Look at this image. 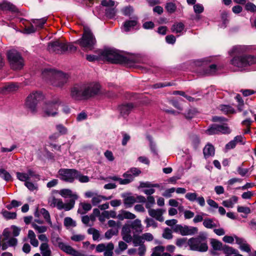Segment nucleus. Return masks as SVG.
I'll use <instances>...</instances> for the list:
<instances>
[{
	"label": "nucleus",
	"instance_id": "nucleus-41",
	"mask_svg": "<svg viewBox=\"0 0 256 256\" xmlns=\"http://www.w3.org/2000/svg\"><path fill=\"white\" fill-rule=\"evenodd\" d=\"M164 247L162 246L154 247L151 256H161V253L164 252Z\"/></svg>",
	"mask_w": 256,
	"mask_h": 256
},
{
	"label": "nucleus",
	"instance_id": "nucleus-64",
	"mask_svg": "<svg viewBox=\"0 0 256 256\" xmlns=\"http://www.w3.org/2000/svg\"><path fill=\"white\" fill-rule=\"evenodd\" d=\"M71 240L74 242H80L85 238V236L83 234H74L70 238Z\"/></svg>",
	"mask_w": 256,
	"mask_h": 256
},
{
	"label": "nucleus",
	"instance_id": "nucleus-39",
	"mask_svg": "<svg viewBox=\"0 0 256 256\" xmlns=\"http://www.w3.org/2000/svg\"><path fill=\"white\" fill-rule=\"evenodd\" d=\"M137 24L136 20L126 21L124 24V27L126 32H128L132 28L134 27Z\"/></svg>",
	"mask_w": 256,
	"mask_h": 256
},
{
	"label": "nucleus",
	"instance_id": "nucleus-24",
	"mask_svg": "<svg viewBox=\"0 0 256 256\" xmlns=\"http://www.w3.org/2000/svg\"><path fill=\"white\" fill-rule=\"evenodd\" d=\"M122 176L124 178L121 180V184H128L132 182L135 178L134 176V174H131L129 170L124 172L122 174Z\"/></svg>",
	"mask_w": 256,
	"mask_h": 256
},
{
	"label": "nucleus",
	"instance_id": "nucleus-17",
	"mask_svg": "<svg viewBox=\"0 0 256 256\" xmlns=\"http://www.w3.org/2000/svg\"><path fill=\"white\" fill-rule=\"evenodd\" d=\"M134 108V106L132 103L124 104L120 106L118 110L120 115L122 117H126L132 112Z\"/></svg>",
	"mask_w": 256,
	"mask_h": 256
},
{
	"label": "nucleus",
	"instance_id": "nucleus-23",
	"mask_svg": "<svg viewBox=\"0 0 256 256\" xmlns=\"http://www.w3.org/2000/svg\"><path fill=\"white\" fill-rule=\"evenodd\" d=\"M218 70L216 65L214 64L209 66L207 68L202 70L201 74L202 76H210L216 73Z\"/></svg>",
	"mask_w": 256,
	"mask_h": 256
},
{
	"label": "nucleus",
	"instance_id": "nucleus-59",
	"mask_svg": "<svg viewBox=\"0 0 256 256\" xmlns=\"http://www.w3.org/2000/svg\"><path fill=\"white\" fill-rule=\"evenodd\" d=\"M128 248L127 244L122 241L118 242V248L116 249L115 252L116 254H119L120 252L124 251Z\"/></svg>",
	"mask_w": 256,
	"mask_h": 256
},
{
	"label": "nucleus",
	"instance_id": "nucleus-14",
	"mask_svg": "<svg viewBox=\"0 0 256 256\" xmlns=\"http://www.w3.org/2000/svg\"><path fill=\"white\" fill-rule=\"evenodd\" d=\"M176 232H179L182 236L194 235L198 232V229L196 227L188 226H182L180 225L176 226L175 230Z\"/></svg>",
	"mask_w": 256,
	"mask_h": 256
},
{
	"label": "nucleus",
	"instance_id": "nucleus-7",
	"mask_svg": "<svg viewBox=\"0 0 256 256\" xmlns=\"http://www.w3.org/2000/svg\"><path fill=\"white\" fill-rule=\"evenodd\" d=\"M51 242L52 244L56 247H58L60 250L66 254L75 256L78 250L74 249L70 246L64 242L62 239L56 234L52 235Z\"/></svg>",
	"mask_w": 256,
	"mask_h": 256
},
{
	"label": "nucleus",
	"instance_id": "nucleus-47",
	"mask_svg": "<svg viewBox=\"0 0 256 256\" xmlns=\"http://www.w3.org/2000/svg\"><path fill=\"white\" fill-rule=\"evenodd\" d=\"M32 226L36 230L39 234H40L46 232L48 230V228L46 226H40L34 222L32 224Z\"/></svg>",
	"mask_w": 256,
	"mask_h": 256
},
{
	"label": "nucleus",
	"instance_id": "nucleus-25",
	"mask_svg": "<svg viewBox=\"0 0 256 256\" xmlns=\"http://www.w3.org/2000/svg\"><path fill=\"white\" fill-rule=\"evenodd\" d=\"M80 208L78 210V212L80 214H84L92 209L91 204L87 202H80Z\"/></svg>",
	"mask_w": 256,
	"mask_h": 256
},
{
	"label": "nucleus",
	"instance_id": "nucleus-30",
	"mask_svg": "<svg viewBox=\"0 0 256 256\" xmlns=\"http://www.w3.org/2000/svg\"><path fill=\"white\" fill-rule=\"evenodd\" d=\"M238 198L236 196H234L229 200H224L222 202V205L226 208H232L234 204L237 202Z\"/></svg>",
	"mask_w": 256,
	"mask_h": 256
},
{
	"label": "nucleus",
	"instance_id": "nucleus-8",
	"mask_svg": "<svg viewBox=\"0 0 256 256\" xmlns=\"http://www.w3.org/2000/svg\"><path fill=\"white\" fill-rule=\"evenodd\" d=\"M44 96L40 92H34L27 97L26 106L32 112L36 111L38 104L43 100Z\"/></svg>",
	"mask_w": 256,
	"mask_h": 256
},
{
	"label": "nucleus",
	"instance_id": "nucleus-27",
	"mask_svg": "<svg viewBox=\"0 0 256 256\" xmlns=\"http://www.w3.org/2000/svg\"><path fill=\"white\" fill-rule=\"evenodd\" d=\"M28 238L30 240V244L34 247H38L39 244L38 240L36 238V236L32 230L28 231Z\"/></svg>",
	"mask_w": 256,
	"mask_h": 256
},
{
	"label": "nucleus",
	"instance_id": "nucleus-34",
	"mask_svg": "<svg viewBox=\"0 0 256 256\" xmlns=\"http://www.w3.org/2000/svg\"><path fill=\"white\" fill-rule=\"evenodd\" d=\"M118 217L120 220L125 219H134L136 216L135 214L127 211H122L120 214H118Z\"/></svg>",
	"mask_w": 256,
	"mask_h": 256
},
{
	"label": "nucleus",
	"instance_id": "nucleus-32",
	"mask_svg": "<svg viewBox=\"0 0 256 256\" xmlns=\"http://www.w3.org/2000/svg\"><path fill=\"white\" fill-rule=\"evenodd\" d=\"M210 244L212 248L215 250H221L224 247L222 242L214 238L210 240Z\"/></svg>",
	"mask_w": 256,
	"mask_h": 256
},
{
	"label": "nucleus",
	"instance_id": "nucleus-58",
	"mask_svg": "<svg viewBox=\"0 0 256 256\" xmlns=\"http://www.w3.org/2000/svg\"><path fill=\"white\" fill-rule=\"evenodd\" d=\"M116 13V10L114 8H108L106 10V16L110 18H113Z\"/></svg>",
	"mask_w": 256,
	"mask_h": 256
},
{
	"label": "nucleus",
	"instance_id": "nucleus-36",
	"mask_svg": "<svg viewBox=\"0 0 256 256\" xmlns=\"http://www.w3.org/2000/svg\"><path fill=\"white\" fill-rule=\"evenodd\" d=\"M203 225L207 228H212L218 226L217 224L214 222L213 220L209 218H206L204 220Z\"/></svg>",
	"mask_w": 256,
	"mask_h": 256
},
{
	"label": "nucleus",
	"instance_id": "nucleus-61",
	"mask_svg": "<svg viewBox=\"0 0 256 256\" xmlns=\"http://www.w3.org/2000/svg\"><path fill=\"white\" fill-rule=\"evenodd\" d=\"M197 196L198 194L196 192H188L185 196L186 198L190 202L195 201Z\"/></svg>",
	"mask_w": 256,
	"mask_h": 256
},
{
	"label": "nucleus",
	"instance_id": "nucleus-40",
	"mask_svg": "<svg viewBox=\"0 0 256 256\" xmlns=\"http://www.w3.org/2000/svg\"><path fill=\"white\" fill-rule=\"evenodd\" d=\"M132 242L135 246H140V245H144L143 244L144 243V240H143L142 236L134 234L133 236Z\"/></svg>",
	"mask_w": 256,
	"mask_h": 256
},
{
	"label": "nucleus",
	"instance_id": "nucleus-60",
	"mask_svg": "<svg viewBox=\"0 0 256 256\" xmlns=\"http://www.w3.org/2000/svg\"><path fill=\"white\" fill-rule=\"evenodd\" d=\"M238 212L240 213H244L246 214H250L251 212L250 209L248 207L238 206L237 208Z\"/></svg>",
	"mask_w": 256,
	"mask_h": 256
},
{
	"label": "nucleus",
	"instance_id": "nucleus-12",
	"mask_svg": "<svg viewBox=\"0 0 256 256\" xmlns=\"http://www.w3.org/2000/svg\"><path fill=\"white\" fill-rule=\"evenodd\" d=\"M84 90V85H75L71 89L70 96L76 100H80L83 98H86V96H89Z\"/></svg>",
	"mask_w": 256,
	"mask_h": 256
},
{
	"label": "nucleus",
	"instance_id": "nucleus-44",
	"mask_svg": "<svg viewBox=\"0 0 256 256\" xmlns=\"http://www.w3.org/2000/svg\"><path fill=\"white\" fill-rule=\"evenodd\" d=\"M88 233L92 235V238L94 240H98L100 236V232L98 230L94 228H90L88 230Z\"/></svg>",
	"mask_w": 256,
	"mask_h": 256
},
{
	"label": "nucleus",
	"instance_id": "nucleus-45",
	"mask_svg": "<svg viewBox=\"0 0 256 256\" xmlns=\"http://www.w3.org/2000/svg\"><path fill=\"white\" fill-rule=\"evenodd\" d=\"M218 134L222 133L223 134H229L230 132V129L226 124H218Z\"/></svg>",
	"mask_w": 256,
	"mask_h": 256
},
{
	"label": "nucleus",
	"instance_id": "nucleus-42",
	"mask_svg": "<svg viewBox=\"0 0 256 256\" xmlns=\"http://www.w3.org/2000/svg\"><path fill=\"white\" fill-rule=\"evenodd\" d=\"M114 244L112 242L107 244V248L104 252V256H113Z\"/></svg>",
	"mask_w": 256,
	"mask_h": 256
},
{
	"label": "nucleus",
	"instance_id": "nucleus-13",
	"mask_svg": "<svg viewBox=\"0 0 256 256\" xmlns=\"http://www.w3.org/2000/svg\"><path fill=\"white\" fill-rule=\"evenodd\" d=\"M16 176L18 180L25 182L26 181L30 180V178H34L38 180L40 179V176L30 168L28 169L26 172H16Z\"/></svg>",
	"mask_w": 256,
	"mask_h": 256
},
{
	"label": "nucleus",
	"instance_id": "nucleus-33",
	"mask_svg": "<svg viewBox=\"0 0 256 256\" xmlns=\"http://www.w3.org/2000/svg\"><path fill=\"white\" fill-rule=\"evenodd\" d=\"M176 5L173 2H168L166 4L165 8L168 14L174 13L176 10Z\"/></svg>",
	"mask_w": 256,
	"mask_h": 256
},
{
	"label": "nucleus",
	"instance_id": "nucleus-6",
	"mask_svg": "<svg viewBox=\"0 0 256 256\" xmlns=\"http://www.w3.org/2000/svg\"><path fill=\"white\" fill-rule=\"evenodd\" d=\"M230 64L238 68H244L256 64V56L252 55L238 56L233 58Z\"/></svg>",
	"mask_w": 256,
	"mask_h": 256
},
{
	"label": "nucleus",
	"instance_id": "nucleus-31",
	"mask_svg": "<svg viewBox=\"0 0 256 256\" xmlns=\"http://www.w3.org/2000/svg\"><path fill=\"white\" fill-rule=\"evenodd\" d=\"M1 214L3 217L6 220L16 219L17 216L16 212H10L5 210H2L1 212Z\"/></svg>",
	"mask_w": 256,
	"mask_h": 256
},
{
	"label": "nucleus",
	"instance_id": "nucleus-57",
	"mask_svg": "<svg viewBox=\"0 0 256 256\" xmlns=\"http://www.w3.org/2000/svg\"><path fill=\"white\" fill-rule=\"evenodd\" d=\"M159 187L158 184H152L150 182H140V188H158Z\"/></svg>",
	"mask_w": 256,
	"mask_h": 256
},
{
	"label": "nucleus",
	"instance_id": "nucleus-15",
	"mask_svg": "<svg viewBox=\"0 0 256 256\" xmlns=\"http://www.w3.org/2000/svg\"><path fill=\"white\" fill-rule=\"evenodd\" d=\"M84 90H86V93L89 94V96H86V98L93 96L97 94L100 89V86L98 84H90L88 85H84Z\"/></svg>",
	"mask_w": 256,
	"mask_h": 256
},
{
	"label": "nucleus",
	"instance_id": "nucleus-49",
	"mask_svg": "<svg viewBox=\"0 0 256 256\" xmlns=\"http://www.w3.org/2000/svg\"><path fill=\"white\" fill-rule=\"evenodd\" d=\"M222 250L224 254H233L236 252V250L226 244L224 245Z\"/></svg>",
	"mask_w": 256,
	"mask_h": 256
},
{
	"label": "nucleus",
	"instance_id": "nucleus-52",
	"mask_svg": "<svg viewBox=\"0 0 256 256\" xmlns=\"http://www.w3.org/2000/svg\"><path fill=\"white\" fill-rule=\"evenodd\" d=\"M102 200V195L98 194H96L93 198L92 199V203L94 206H97L100 204Z\"/></svg>",
	"mask_w": 256,
	"mask_h": 256
},
{
	"label": "nucleus",
	"instance_id": "nucleus-1",
	"mask_svg": "<svg viewBox=\"0 0 256 256\" xmlns=\"http://www.w3.org/2000/svg\"><path fill=\"white\" fill-rule=\"evenodd\" d=\"M42 76L46 80H50L52 86L58 88L62 87L69 78L67 74L52 68L44 69L42 71Z\"/></svg>",
	"mask_w": 256,
	"mask_h": 256
},
{
	"label": "nucleus",
	"instance_id": "nucleus-63",
	"mask_svg": "<svg viewBox=\"0 0 256 256\" xmlns=\"http://www.w3.org/2000/svg\"><path fill=\"white\" fill-rule=\"evenodd\" d=\"M194 12L196 14H200L204 12V8L202 4H198L194 6Z\"/></svg>",
	"mask_w": 256,
	"mask_h": 256
},
{
	"label": "nucleus",
	"instance_id": "nucleus-53",
	"mask_svg": "<svg viewBox=\"0 0 256 256\" xmlns=\"http://www.w3.org/2000/svg\"><path fill=\"white\" fill-rule=\"evenodd\" d=\"M155 204V200L153 196H148L147 198V202L146 204V207L148 210L150 209Z\"/></svg>",
	"mask_w": 256,
	"mask_h": 256
},
{
	"label": "nucleus",
	"instance_id": "nucleus-37",
	"mask_svg": "<svg viewBox=\"0 0 256 256\" xmlns=\"http://www.w3.org/2000/svg\"><path fill=\"white\" fill-rule=\"evenodd\" d=\"M184 26L182 22L176 23L172 26L171 30L172 32L180 33L184 30Z\"/></svg>",
	"mask_w": 256,
	"mask_h": 256
},
{
	"label": "nucleus",
	"instance_id": "nucleus-2",
	"mask_svg": "<svg viewBox=\"0 0 256 256\" xmlns=\"http://www.w3.org/2000/svg\"><path fill=\"white\" fill-rule=\"evenodd\" d=\"M208 234L205 232H200L196 237H192L188 240V246L190 250L192 251L204 252L208 251Z\"/></svg>",
	"mask_w": 256,
	"mask_h": 256
},
{
	"label": "nucleus",
	"instance_id": "nucleus-54",
	"mask_svg": "<svg viewBox=\"0 0 256 256\" xmlns=\"http://www.w3.org/2000/svg\"><path fill=\"white\" fill-rule=\"evenodd\" d=\"M0 174V176L4 179L6 182H9L12 180V177L10 174L6 170H2Z\"/></svg>",
	"mask_w": 256,
	"mask_h": 256
},
{
	"label": "nucleus",
	"instance_id": "nucleus-16",
	"mask_svg": "<svg viewBox=\"0 0 256 256\" xmlns=\"http://www.w3.org/2000/svg\"><path fill=\"white\" fill-rule=\"evenodd\" d=\"M18 88V86L15 83H6L4 86L0 88V93L3 94H6L10 92L17 90Z\"/></svg>",
	"mask_w": 256,
	"mask_h": 256
},
{
	"label": "nucleus",
	"instance_id": "nucleus-28",
	"mask_svg": "<svg viewBox=\"0 0 256 256\" xmlns=\"http://www.w3.org/2000/svg\"><path fill=\"white\" fill-rule=\"evenodd\" d=\"M203 153L206 158L212 156L214 154V148L212 144H207L203 150Z\"/></svg>",
	"mask_w": 256,
	"mask_h": 256
},
{
	"label": "nucleus",
	"instance_id": "nucleus-3",
	"mask_svg": "<svg viewBox=\"0 0 256 256\" xmlns=\"http://www.w3.org/2000/svg\"><path fill=\"white\" fill-rule=\"evenodd\" d=\"M100 57L113 64H123L128 62L126 57L120 54L117 50L111 48H106L98 50Z\"/></svg>",
	"mask_w": 256,
	"mask_h": 256
},
{
	"label": "nucleus",
	"instance_id": "nucleus-4",
	"mask_svg": "<svg viewBox=\"0 0 256 256\" xmlns=\"http://www.w3.org/2000/svg\"><path fill=\"white\" fill-rule=\"evenodd\" d=\"M95 36L91 30L86 26L84 27V32L80 38L74 42L79 44L84 50H92L96 44Z\"/></svg>",
	"mask_w": 256,
	"mask_h": 256
},
{
	"label": "nucleus",
	"instance_id": "nucleus-48",
	"mask_svg": "<svg viewBox=\"0 0 256 256\" xmlns=\"http://www.w3.org/2000/svg\"><path fill=\"white\" fill-rule=\"evenodd\" d=\"M78 179L80 182H88L89 181V178L86 176H84L77 170V174L75 176V179Z\"/></svg>",
	"mask_w": 256,
	"mask_h": 256
},
{
	"label": "nucleus",
	"instance_id": "nucleus-10",
	"mask_svg": "<svg viewBox=\"0 0 256 256\" xmlns=\"http://www.w3.org/2000/svg\"><path fill=\"white\" fill-rule=\"evenodd\" d=\"M77 170L70 168H60L58 171V177L62 180L66 182H72L75 180V176Z\"/></svg>",
	"mask_w": 256,
	"mask_h": 256
},
{
	"label": "nucleus",
	"instance_id": "nucleus-29",
	"mask_svg": "<svg viewBox=\"0 0 256 256\" xmlns=\"http://www.w3.org/2000/svg\"><path fill=\"white\" fill-rule=\"evenodd\" d=\"M132 228L136 232H141L142 231V226L141 221L138 219H136L130 224Z\"/></svg>",
	"mask_w": 256,
	"mask_h": 256
},
{
	"label": "nucleus",
	"instance_id": "nucleus-18",
	"mask_svg": "<svg viewBox=\"0 0 256 256\" xmlns=\"http://www.w3.org/2000/svg\"><path fill=\"white\" fill-rule=\"evenodd\" d=\"M59 194L63 198H71L70 200H74V206L76 200L78 198V196L76 193H74L72 190L68 188L61 190L59 192Z\"/></svg>",
	"mask_w": 256,
	"mask_h": 256
},
{
	"label": "nucleus",
	"instance_id": "nucleus-51",
	"mask_svg": "<svg viewBox=\"0 0 256 256\" xmlns=\"http://www.w3.org/2000/svg\"><path fill=\"white\" fill-rule=\"evenodd\" d=\"M162 236L164 238L167 240L172 239V230L168 228H164Z\"/></svg>",
	"mask_w": 256,
	"mask_h": 256
},
{
	"label": "nucleus",
	"instance_id": "nucleus-20",
	"mask_svg": "<svg viewBox=\"0 0 256 256\" xmlns=\"http://www.w3.org/2000/svg\"><path fill=\"white\" fill-rule=\"evenodd\" d=\"M56 207L60 210L64 209L66 211L70 210L74 207V200H70L68 202L64 204L62 200L58 198Z\"/></svg>",
	"mask_w": 256,
	"mask_h": 256
},
{
	"label": "nucleus",
	"instance_id": "nucleus-38",
	"mask_svg": "<svg viewBox=\"0 0 256 256\" xmlns=\"http://www.w3.org/2000/svg\"><path fill=\"white\" fill-rule=\"evenodd\" d=\"M136 202V200L134 196H128L125 198L124 200V204L126 206V208L131 207Z\"/></svg>",
	"mask_w": 256,
	"mask_h": 256
},
{
	"label": "nucleus",
	"instance_id": "nucleus-19",
	"mask_svg": "<svg viewBox=\"0 0 256 256\" xmlns=\"http://www.w3.org/2000/svg\"><path fill=\"white\" fill-rule=\"evenodd\" d=\"M164 212V210L160 208L156 210L150 208L148 210V214L150 216L161 222L164 220L162 215Z\"/></svg>",
	"mask_w": 256,
	"mask_h": 256
},
{
	"label": "nucleus",
	"instance_id": "nucleus-11",
	"mask_svg": "<svg viewBox=\"0 0 256 256\" xmlns=\"http://www.w3.org/2000/svg\"><path fill=\"white\" fill-rule=\"evenodd\" d=\"M68 48L65 46V43L58 40L48 43L47 49L50 52L62 54L66 52Z\"/></svg>",
	"mask_w": 256,
	"mask_h": 256
},
{
	"label": "nucleus",
	"instance_id": "nucleus-43",
	"mask_svg": "<svg viewBox=\"0 0 256 256\" xmlns=\"http://www.w3.org/2000/svg\"><path fill=\"white\" fill-rule=\"evenodd\" d=\"M206 132L208 135L218 134V124H212L208 130H206Z\"/></svg>",
	"mask_w": 256,
	"mask_h": 256
},
{
	"label": "nucleus",
	"instance_id": "nucleus-55",
	"mask_svg": "<svg viewBox=\"0 0 256 256\" xmlns=\"http://www.w3.org/2000/svg\"><path fill=\"white\" fill-rule=\"evenodd\" d=\"M144 222L146 224V227L152 226L156 228L158 226L157 223L152 218H147L144 220Z\"/></svg>",
	"mask_w": 256,
	"mask_h": 256
},
{
	"label": "nucleus",
	"instance_id": "nucleus-5",
	"mask_svg": "<svg viewBox=\"0 0 256 256\" xmlns=\"http://www.w3.org/2000/svg\"><path fill=\"white\" fill-rule=\"evenodd\" d=\"M7 56L11 68L14 70H21L24 66V59L16 50L12 49L7 52Z\"/></svg>",
	"mask_w": 256,
	"mask_h": 256
},
{
	"label": "nucleus",
	"instance_id": "nucleus-50",
	"mask_svg": "<svg viewBox=\"0 0 256 256\" xmlns=\"http://www.w3.org/2000/svg\"><path fill=\"white\" fill-rule=\"evenodd\" d=\"M64 225L66 227H74L76 226V222L71 218L66 217L64 219Z\"/></svg>",
	"mask_w": 256,
	"mask_h": 256
},
{
	"label": "nucleus",
	"instance_id": "nucleus-9",
	"mask_svg": "<svg viewBox=\"0 0 256 256\" xmlns=\"http://www.w3.org/2000/svg\"><path fill=\"white\" fill-rule=\"evenodd\" d=\"M60 104L58 100L46 103L42 108V112L44 117H54L58 115V106Z\"/></svg>",
	"mask_w": 256,
	"mask_h": 256
},
{
	"label": "nucleus",
	"instance_id": "nucleus-56",
	"mask_svg": "<svg viewBox=\"0 0 256 256\" xmlns=\"http://www.w3.org/2000/svg\"><path fill=\"white\" fill-rule=\"evenodd\" d=\"M187 238H179L176 239V244L178 247H182L184 246H186V245L188 244Z\"/></svg>",
	"mask_w": 256,
	"mask_h": 256
},
{
	"label": "nucleus",
	"instance_id": "nucleus-26",
	"mask_svg": "<svg viewBox=\"0 0 256 256\" xmlns=\"http://www.w3.org/2000/svg\"><path fill=\"white\" fill-rule=\"evenodd\" d=\"M40 250L42 256H52V251L48 244H41Z\"/></svg>",
	"mask_w": 256,
	"mask_h": 256
},
{
	"label": "nucleus",
	"instance_id": "nucleus-62",
	"mask_svg": "<svg viewBox=\"0 0 256 256\" xmlns=\"http://www.w3.org/2000/svg\"><path fill=\"white\" fill-rule=\"evenodd\" d=\"M47 19L46 18H44L41 19H36L34 20L33 22L36 24L38 27L42 28L43 25L46 23Z\"/></svg>",
	"mask_w": 256,
	"mask_h": 256
},
{
	"label": "nucleus",
	"instance_id": "nucleus-35",
	"mask_svg": "<svg viewBox=\"0 0 256 256\" xmlns=\"http://www.w3.org/2000/svg\"><path fill=\"white\" fill-rule=\"evenodd\" d=\"M40 213L42 215L46 221V222L50 225L51 227H53L52 222L50 220V214L45 209L42 208L40 210Z\"/></svg>",
	"mask_w": 256,
	"mask_h": 256
},
{
	"label": "nucleus",
	"instance_id": "nucleus-46",
	"mask_svg": "<svg viewBox=\"0 0 256 256\" xmlns=\"http://www.w3.org/2000/svg\"><path fill=\"white\" fill-rule=\"evenodd\" d=\"M220 110L224 114H234L235 112L234 109L228 105H222L220 106Z\"/></svg>",
	"mask_w": 256,
	"mask_h": 256
},
{
	"label": "nucleus",
	"instance_id": "nucleus-22",
	"mask_svg": "<svg viewBox=\"0 0 256 256\" xmlns=\"http://www.w3.org/2000/svg\"><path fill=\"white\" fill-rule=\"evenodd\" d=\"M248 46L244 45H238L234 46L230 51V54H240L246 52L249 50Z\"/></svg>",
	"mask_w": 256,
	"mask_h": 256
},
{
	"label": "nucleus",
	"instance_id": "nucleus-21",
	"mask_svg": "<svg viewBox=\"0 0 256 256\" xmlns=\"http://www.w3.org/2000/svg\"><path fill=\"white\" fill-rule=\"evenodd\" d=\"M0 10H9L12 12H18V9L13 4L9 2H4L0 4Z\"/></svg>",
	"mask_w": 256,
	"mask_h": 256
}]
</instances>
